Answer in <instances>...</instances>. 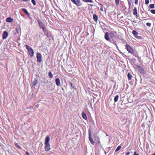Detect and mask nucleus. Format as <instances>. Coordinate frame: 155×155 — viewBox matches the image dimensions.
Returning <instances> with one entry per match:
<instances>
[{"label": "nucleus", "instance_id": "obj_33", "mask_svg": "<svg viewBox=\"0 0 155 155\" xmlns=\"http://www.w3.org/2000/svg\"><path fill=\"white\" fill-rule=\"evenodd\" d=\"M145 3L146 4H148L149 3V0H145Z\"/></svg>", "mask_w": 155, "mask_h": 155}, {"label": "nucleus", "instance_id": "obj_16", "mask_svg": "<svg viewBox=\"0 0 155 155\" xmlns=\"http://www.w3.org/2000/svg\"><path fill=\"white\" fill-rule=\"evenodd\" d=\"M22 11H23L26 15H27L28 16H30L29 13L28 12L27 10L24 8H23L22 9Z\"/></svg>", "mask_w": 155, "mask_h": 155}, {"label": "nucleus", "instance_id": "obj_26", "mask_svg": "<svg viewBox=\"0 0 155 155\" xmlns=\"http://www.w3.org/2000/svg\"><path fill=\"white\" fill-rule=\"evenodd\" d=\"M120 1V0H115L116 5L117 6H118L119 5Z\"/></svg>", "mask_w": 155, "mask_h": 155}, {"label": "nucleus", "instance_id": "obj_42", "mask_svg": "<svg viewBox=\"0 0 155 155\" xmlns=\"http://www.w3.org/2000/svg\"><path fill=\"white\" fill-rule=\"evenodd\" d=\"M129 4L130 6V2H129Z\"/></svg>", "mask_w": 155, "mask_h": 155}, {"label": "nucleus", "instance_id": "obj_20", "mask_svg": "<svg viewBox=\"0 0 155 155\" xmlns=\"http://www.w3.org/2000/svg\"><path fill=\"white\" fill-rule=\"evenodd\" d=\"M119 95H117L114 98V101L115 102H117L118 100V99L119 98Z\"/></svg>", "mask_w": 155, "mask_h": 155}, {"label": "nucleus", "instance_id": "obj_43", "mask_svg": "<svg viewBox=\"0 0 155 155\" xmlns=\"http://www.w3.org/2000/svg\"><path fill=\"white\" fill-rule=\"evenodd\" d=\"M106 136H108V135L107 134H106Z\"/></svg>", "mask_w": 155, "mask_h": 155}, {"label": "nucleus", "instance_id": "obj_10", "mask_svg": "<svg viewBox=\"0 0 155 155\" xmlns=\"http://www.w3.org/2000/svg\"><path fill=\"white\" fill-rule=\"evenodd\" d=\"M8 32L5 31H4L3 34H2V38L3 39H6L7 37L8 36Z\"/></svg>", "mask_w": 155, "mask_h": 155}, {"label": "nucleus", "instance_id": "obj_30", "mask_svg": "<svg viewBox=\"0 0 155 155\" xmlns=\"http://www.w3.org/2000/svg\"><path fill=\"white\" fill-rule=\"evenodd\" d=\"M71 87L73 88H75V85L72 83H71Z\"/></svg>", "mask_w": 155, "mask_h": 155}, {"label": "nucleus", "instance_id": "obj_8", "mask_svg": "<svg viewBox=\"0 0 155 155\" xmlns=\"http://www.w3.org/2000/svg\"><path fill=\"white\" fill-rule=\"evenodd\" d=\"M89 139L91 144L93 145H94V141L93 139L91 136V132L90 130H89Z\"/></svg>", "mask_w": 155, "mask_h": 155}, {"label": "nucleus", "instance_id": "obj_18", "mask_svg": "<svg viewBox=\"0 0 155 155\" xmlns=\"http://www.w3.org/2000/svg\"><path fill=\"white\" fill-rule=\"evenodd\" d=\"M110 38H114L115 36L114 33L111 32L110 34Z\"/></svg>", "mask_w": 155, "mask_h": 155}, {"label": "nucleus", "instance_id": "obj_5", "mask_svg": "<svg viewBox=\"0 0 155 155\" xmlns=\"http://www.w3.org/2000/svg\"><path fill=\"white\" fill-rule=\"evenodd\" d=\"M38 21L40 28L42 29L43 31L46 29V28H45V25L44 24L43 22L41 21V20L39 19L38 20Z\"/></svg>", "mask_w": 155, "mask_h": 155}, {"label": "nucleus", "instance_id": "obj_41", "mask_svg": "<svg viewBox=\"0 0 155 155\" xmlns=\"http://www.w3.org/2000/svg\"><path fill=\"white\" fill-rule=\"evenodd\" d=\"M151 155H155V153H153L152 154H151Z\"/></svg>", "mask_w": 155, "mask_h": 155}, {"label": "nucleus", "instance_id": "obj_1", "mask_svg": "<svg viewBox=\"0 0 155 155\" xmlns=\"http://www.w3.org/2000/svg\"><path fill=\"white\" fill-rule=\"evenodd\" d=\"M50 141V137L48 135L46 136L45 138V149L46 151H48L51 149L50 144L48 143Z\"/></svg>", "mask_w": 155, "mask_h": 155}, {"label": "nucleus", "instance_id": "obj_11", "mask_svg": "<svg viewBox=\"0 0 155 155\" xmlns=\"http://www.w3.org/2000/svg\"><path fill=\"white\" fill-rule=\"evenodd\" d=\"M133 13L134 15L136 16L137 18L138 16L137 15V9L136 7H134V9L133 10Z\"/></svg>", "mask_w": 155, "mask_h": 155}, {"label": "nucleus", "instance_id": "obj_35", "mask_svg": "<svg viewBox=\"0 0 155 155\" xmlns=\"http://www.w3.org/2000/svg\"><path fill=\"white\" fill-rule=\"evenodd\" d=\"M18 30H19V29L18 28H16V31L17 33V34H18L19 33V32H18Z\"/></svg>", "mask_w": 155, "mask_h": 155}, {"label": "nucleus", "instance_id": "obj_13", "mask_svg": "<svg viewBox=\"0 0 155 155\" xmlns=\"http://www.w3.org/2000/svg\"><path fill=\"white\" fill-rule=\"evenodd\" d=\"M82 116L83 118L85 120H87V117L86 114L84 112V111H83L82 113Z\"/></svg>", "mask_w": 155, "mask_h": 155}, {"label": "nucleus", "instance_id": "obj_6", "mask_svg": "<svg viewBox=\"0 0 155 155\" xmlns=\"http://www.w3.org/2000/svg\"><path fill=\"white\" fill-rule=\"evenodd\" d=\"M132 33L136 38L138 39H142V38L140 36H138V33L136 31H133Z\"/></svg>", "mask_w": 155, "mask_h": 155}, {"label": "nucleus", "instance_id": "obj_2", "mask_svg": "<svg viewBox=\"0 0 155 155\" xmlns=\"http://www.w3.org/2000/svg\"><path fill=\"white\" fill-rule=\"evenodd\" d=\"M26 48L28 50V54L30 58H32L34 55V52L33 50L28 45H25Z\"/></svg>", "mask_w": 155, "mask_h": 155}, {"label": "nucleus", "instance_id": "obj_39", "mask_svg": "<svg viewBox=\"0 0 155 155\" xmlns=\"http://www.w3.org/2000/svg\"><path fill=\"white\" fill-rule=\"evenodd\" d=\"M50 85L51 86H53V84L52 83H51V84H50Z\"/></svg>", "mask_w": 155, "mask_h": 155}, {"label": "nucleus", "instance_id": "obj_38", "mask_svg": "<svg viewBox=\"0 0 155 155\" xmlns=\"http://www.w3.org/2000/svg\"><path fill=\"white\" fill-rule=\"evenodd\" d=\"M129 154H130V152H127V153H126L125 155H129Z\"/></svg>", "mask_w": 155, "mask_h": 155}, {"label": "nucleus", "instance_id": "obj_22", "mask_svg": "<svg viewBox=\"0 0 155 155\" xmlns=\"http://www.w3.org/2000/svg\"><path fill=\"white\" fill-rule=\"evenodd\" d=\"M121 148V146L120 145L118 146L117 149H116L115 152H116L119 150Z\"/></svg>", "mask_w": 155, "mask_h": 155}, {"label": "nucleus", "instance_id": "obj_37", "mask_svg": "<svg viewBox=\"0 0 155 155\" xmlns=\"http://www.w3.org/2000/svg\"><path fill=\"white\" fill-rule=\"evenodd\" d=\"M137 152L135 151L134 152V154L133 155H139L138 154L136 153Z\"/></svg>", "mask_w": 155, "mask_h": 155}, {"label": "nucleus", "instance_id": "obj_23", "mask_svg": "<svg viewBox=\"0 0 155 155\" xmlns=\"http://www.w3.org/2000/svg\"><path fill=\"white\" fill-rule=\"evenodd\" d=\"M15 146L17 147L18 148L20 149L21 150H22V148L21 147H20L18 144L17 143H15Z\"/></svg>", "mask_w": 155, "mask_h": 155}, {"label": "nucleus", "instance_id": "obj_21", "mask_svg": "<svg viewBox=\"0 0 155 155\" xmlns=\"http://www.w3.org/2000/svg\"><path fill=\"white\" fill-rule=\"evenodd\" d=\"M48 76L50 78H52L53 77V75L52 73L50 71L48 73Z\"/></svg>", "mask_w": 155, "mask_h": 155}, {"label": "nucleus", "instance_id": "obj_36", "mask_svg": "<svg viewBox=\"0 0 155 155\" xmlns=\"http://www.w3.org/2000/svg\"><path fill=\"white\" fill-rule=\"evenodd\" d=\"M24 155H29V154L28 151H27Z\"/></svg>", "mask_w": 155, "mask_h": 155}, {"label": "nucleus", "instance_id": "obj_28", "mask_svg": "<svg viewBox=\"0 0 155 155\" xmlns=\"http://www.w3.org/2000/svg\"><path fill=\"white\" fill-rule=\"evenodd\" d=\"M150 7L151 8H154L155 7L154 4H152L150 5Z\"/></svg>", "mask_w": 155, "mask_h": 155}, {"label": "nucleus", "instance_id": "obj_40", "mask_svg": "<svg viewBox=\"0 0 155 155\" xmlns=\"http://www.w3.org/2000/svg\"><path fill=\"white\" fill-rule=\"evenodd\" d=\"M23 2H25V1H28V0H22Z\"/></svg>", "mask_w": 155, "mask_h": 155}, {"label": "nucleus", "instance_id": "obj_9", "mask_svg": "<svg viewBox=\"0 0 155 155\" xmlns=\"http://www.w3.org/2000/svg\"><path fill=\"white\" fill-rule=\"evenodd\" d=\"M44 33V35H45L47 37L49 38L51 37V34L49 33L48 31H47L46 29L43 31Z\"/></svg>", "mask_w": 155, "mask_h": 155}, {"label": "nucleus", "instance_id": "obj_27", "mask_svg": "<svg viewBox=\"0 0 155 155\" xmlns=\"http://www.w3.org/2000/svg\"><path fill=\"white\" fill-rule=\"evenodd\" d=\"M82 1L84 2H92L91 0H82Z\"/></svg>", "mask_w": 155, "mask_h": 155}, {"label": "nucleus", "instance_id": "obj_14", "mask_svg": "<svg viewBox=\"0 0 155 155\" xmlns=\"http://www.w3.org/2000/svg\"><path fill=\"white\" fill-rule=\"evenodd\" d=\"M55 83L57 86H59L60 85V81L59 78H56L55 79Z\"/></svg>", "mask_w": 155, "mask_h": 155}, {"label": "nucleus", "instance_id": "obj_45", "mask_svg": "<svg viewBox=\"0 0 155 155\" xmlns=\"http://www.w3.org/2000/svg\"><path fill=\"white\" fill-rule=\"evenodd\" d=\"M141 70H143V68H142V69H141Z\"/></svg>", "mask_w": 155, "mask_h": 155}, {"label": "nucleus", "instance_id": "obj_19", "mask_svg": "<svg viewBox=\"0 0 155 155\" xmlns=\"http://www.w3.org/2000/svg\"><path fill=\"white\" fill-rule=\"evenodd\" d=\"M127 77L128 80H130L132 79V75L130 73H128L127 75Z\"/></svg>", "mask_w": 155, "mask_h": 155}, {"label": "nucleus", "instance_id": "obj_32", "mask_svg": "<svg viewBox=\"0 0 155 155\" xmlns=\"http://www.w3.org/2000/svg\"><path fill=\"white\" fill-rule=\"evenodd\" d=\"M151 12L153 14H155V10L153 9L151 10Z\"/></svg>", "mask_w": 155, "mask_h": 155}, {"label": "nucleus", "instance_id": "obj_44", "mask_svg": "<svg viewBox=\"0 0 155 155\" xmlns=\"http://www.w3.org/2000/svg\"><path fill=\"white\" fill-rule=\"evenodd\" d=\"M138 67L139 68H140V66H138Z\"/></svg>", "mask_w": 155, "mask_h": 155}, {"label": "nucleus", "instance_id": "obj_34", "mask_svg": "<svg viewBox=\"0 0 155 155\" xmlns=\"http://www.w3.org/2000/svg\"><path fill=\"white\" fill-rule=\"evenodd\" d=\"M135 4L136 5H138V0H135Z\"/></svg>", "mask_w": 155, "mask_h": 155}, {"label": "nucleus", "instance_id": "obj_24", "mask_svg": "<svg viewBox=\"0 0 155 155\" xmlns=\"http://www.w3.org/2000/svg\"><path fill=\"white\" fill-rule=\"evenodd\" d=\"M37 80H36L35 79L34 80V81H33V82H32V84L34 85H35L37 84Z\"/></svg>", "mask_w": 155, "mask_h": 155}, {"label": "nucleus", "instance_id": "obj_4", "mask_svg": "<svg viewBox=\"0 0 155 155\" xmlns=\"http://www.w3.org/2000/svg\"><path fill=\"white\" fill-rule=\"evenodd\" d=\"M71 1L77 7L81 6L82 5V3L80 0H71Z\"/></svg>", "mask_w": 155, "mask_h": 155}, {"label": "nucleus", "instance_id": "obj_3", "mask_svg": "<svg viewBox=\"0 0 155 155\" xmlns=\"http://www.w3.org/2000/svg\"><path fill=\"white\" fill-rule=\"evenodd\" d=\"M125 46L128 52L131 54H133L134 53L133 48L128 44H126Z\"/></svg>", "mask_w": 155, "mask_h": 155}, {"label": "nucleus", "instance_id": "obj_15", "mask_svg": "<svg viewBox=\"0 0 155 155\" xmlns=\"http://www.w3.org/2000/svg\"><path fill=\"white\" fill-rule=\"evenodd\" d=\"M6 21L8 22H11L13 21V19L10 17H8L6 19Z\"/></svg>", "mask_w": 155, "mask_h": 155}, {"label": "nucleus", "instance_id": "obj_12", "mask_svg": "<svg viewBox=\"0 0 155 155\" xmlns=\"http://www.w3.org/2000/svg\"><path fill=\"white\" fill-rule=\"evenodd\" d=\"M104 38L107 41H109L110 40L109 37V34L108 32H106L105 33Z\"/></svg>", "mask_w": 155, "mask_h": 155}, {"label": "nucleus", "instance_id": "obj_7", "mask_svg": "<svg viewBox=\"0 0 155 155\" xmlns=\"http://www.w3.org/2000/svg\"><path fill=\"white\" fill-rule=\"evenodd\" d=\"M36 57L38 62H41L42 61V56L41 54L39 53H37Z\"/></svg>", "mask_w": 155, "mask_h": 155}, {"label": "nucleus", "instance_id": "obj_25", "mask_svg": "<svg viewBox=\"0 0 155 155\" xmlns=\"http://www.w3.org/2000/svg\"><path fill=\"white\" fill-rule=\"evenodd\" d=\"M99 5H100L101 7L100 8V10L101 11H103V5L101 4H99Z\"/></svg>", "mask_w": 155, "mask_h": 155}, {"label": "nucleus", "instance_id": "obj_29", "mask_svg": "<svg viewBox=\"0 0 155 155\" xmlns=\"http://www.w3.org/2000/svg\"><path fill=\"white\" fill-rule=\"evenodd\" d=\"M31 1L34 5H36V1L35 0H31Z\"/></svg>", "mask_w": 155, "mask_h": 155}, {"label": "nucleus", "instance_id": "obj_17", "mask_svg": "<svg viewBox=\"0 0 155 155\" xmlns=\"http://www.w3.org/2000/svg\"><path fill=\"white\" fill-rule=\"evenodd\" d=\"M93 18L94 20L95 21H97L98 20L97 16L96 14H94V15H93Z\"/></svg>", "mask_w": 155, "mask_h": 155}, {"label": "nucleus", "instance_id": "obj_31", "mask_svg": "<svg viewBox=\"0 0 155 155\" xmlns=\"http://www.w3.org/2000/svg\"><path fill=\"white\" fill-rule=\"evenodd\" d=\"M146 25L147 26L150 27L151 25V24L150 23L148 22L146 23Z\"/></svg>", "mask_w": 155, "mask_h": 155}]
</instances>
